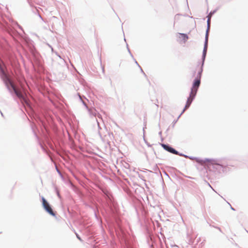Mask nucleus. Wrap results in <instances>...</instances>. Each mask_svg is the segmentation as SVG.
<instances>
[{
    "label": "nucleus",
    "instance_id": "obj_3",
    "mask_svg": "<svg viewBox=\"0 0 248 248\" xmlns=\"http://www.w3.org/2000/svg\"><path fill=\"white\" fill-rule=\"evenodd\" d=\"M43 206L46 211L48 212L51 216H54L55 215L54 212L53 211L52 208L49 205L47 202L45 200L44 197L42 198Z\"/></svg>",
    "mask_w": 248,
    "mask_h": 248
},
{
    "label": "nucleus",
    "instance_id": "obj_5",
    "mask_svg": "<svg viewBox=\"0 0 248 248\" xmlns=\"http://www.w3.org/2000/svg\"><path fill=\"white\" fill-rule=\"evenodd\" d=\"M179 38L183 41V42L184 43H185L187 40H188V36L186 34H185V33H179Z\"/></svg>",
    "mask_w": 248,
    "mask_h": 248
},
{
    "label": "nucleus",
    "instance_id": "obj_2",
    "mask_svg": "<svg viewBox=\"0 0 248 248\" xmlns=\"http://www.w3.org/2000/svg\"><path fill=\"white\" fill-rule=\"evenodd\" d=\"M1 78L4 81L6 86L9 90H11V88L14 91L15 93L20 99H23V96L21 92L16 88L15 86L13 84L12 82L9 79L8 76L5 73L3 70H1Z\"/></svg>",
    "mask_w": 248,
    "mask_h": 248
},
{
    "label": "nucleus",
    "instance_id": "obj_4",
    "mask_svg": "<svg viewBox=\"0 0 248 248\" xmlns=\"http://www.w3.org/2000/svg\"><path fill=\"white\" fill-rule=\"evenodd\" d=\"M162 146L164 148V149H165L166 150L168 151V152H169L171 153H172L175 155L178 154V152L177 151H176L173 148H172L170 147H169V146H168L167 145L162 144Z\"/></svg>",
    "mask_w": 248,
    "mask_h": 248
},
{
    "label": "nucleus",
    "instance_id": "obj_6",
    "mask_svg": "<svg viewBox=\"0 0 248 248\" xmlns=\"http://www.w3.org/2000/svg\"><path fill=\"white\" fill-rule=\"evenodd\" d=\"M214 161L213 160H211V159H206L204 161V162H206V163H211V164H213V162Z\"/></svg>",
    "mask_w": 248,
    "mask_h": 248
},
{
    "label": "nucleus",
    "instance_id": "obj_1",
    "mask_svg": "<svg viewBox=\"0 0 248 248\" xmlns=\"http://www.w3.org/2000/svg\"><path fill=\"white\" fill-rule=\"evenodd\" d=\"M202 72V68L201 66L199 65L195 68L194 76L195 77V79L193 82L192 87L191 88L189 96L187 100L185 110L189 107L197 93L198 89L201 83V78Z\"/></svg>",
    "mask_w": 248,
    "mask_h": 248
},
{
    "label": "nucleus",
    "instance_id": "obj_9",
    "mask_svg": "<svg viewBox=\"0 0 248 248\" xmlns=\"http://www.w3.org/2000/svg\"><path fill=\"white\" fill-rule=\"evenodd\" d=\"M77 237L78 238V239L80 240V238L78 236H77Z\"/></svg>",
    "mask_w": 248,
    "mask_h": 248
},
{
    "label": "nucleus",
    "instance_id": "obj_8",
    "mask_svg": "<svg viewBox=\"0 0 248 248\" xmlns=\"http://www.w3.org/2000/svg\"><path fill=\"white\" fill-rule=\"evenodd\" d=\"M210 17H209V18H208V25H209V23H210Z\"/></svg>",
    "mask_w": 248,
    "mask_h": 248
},
{
    "label": "nucleus",
    "instance_id": "obj_7",
    "mask_svg": "<svg viewBox=\"0 0 248 248\" xmlns=\"http://www.w3.org/2000/svg\"><path fill=\"white\" fill-rule=\"evenodd\" d=\"M208 35V31H207V32H206V34L205 46H206V45H207V44Z\"/></svg>",
    "mask_w": 248,
    "mask_h": 248
}]
</instances>
